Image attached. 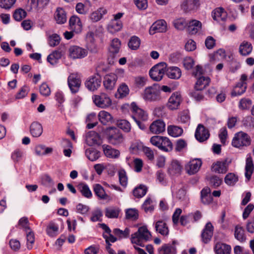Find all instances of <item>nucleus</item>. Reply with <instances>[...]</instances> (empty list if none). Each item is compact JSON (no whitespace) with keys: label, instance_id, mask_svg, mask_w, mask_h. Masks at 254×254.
<instances>
[{"label":"nucleus","instance_id":"nucleus-1","mask_svg":"<svg viewBox=\"0 0 254 254\" xmlns=\"http://www.w3.org/2000/svg\"><path fill=\"white\" fill-rule=\"evenodd\" d=\"M151 234L146 226L140 227L137 232L131 235V241L141 247H143V243L151 239Z\"/></svg>","mask_w":254,"mask_h":254},{"label":"nucleus","instance_id":"nucleus-2","mask_svg":"<svg viewBox=\"0 0 254 254\" xmlns=\"http://www.w3.org/2000/svg\"><path fill=\"white\" fill-rule=\"evenodd\" d=\"M250 136L246 133L240 131L235 134L232 141V145L237 148L248 146L251 144Z\"/></svg>","mask_w":254,"mask_h":254},{"label":"nucleus","instance_id":"nucleus-3","mask_svg":"<svg viewBox=\"0 0 254 254\" xmlns=\"http://www.w3.org/2000/svg\"><path fill=\"white\" fill-rule=\"evenodd\" d=\"M166 68L167 64L165 62L156 64L149 71L150 77L155 81L161 80L166 73Z\"/></svg>","mask_w":254,"mask_h":254},{"label":"nucleus","instance_id":"nucleus-4","mask_svg":"<svg viewBox=\"0 0 254 254\" xmlns=\"http://www.w3.org/2000/svg\"><path fill=\"white\" fill-rule=\"evenodd\" d=\"M143 99L146 101H154L160 99V89L157 85L146 88L143 94Z\"/></svg>","mask_w":254,"mask_h":254},{"label":"nucleus","instance_id":"nucleus-5","mask_svg":"<svg viewBox=\"0 0 254 254\" xmlns=\"http://www.w3.org/2000/svg\"><path fill=\"white\" fill-rule=\"evenodd\" d=\"M107 139L110 143L114 145H119L124 141L123 134L116 128H111Z\"/></svg>","mask_w":254,"mask_h":254},{"label":"nucleus","instance_id":"nucleus-6","mask_svg":"<svg viewBox=\"0 0 254 254\" xmlns=\"http://www.w3.org/2000/svg\"><path fill=\"white\" fill-rule=\"evenodd\" d=\"M95 104L98 107L106 108L112 104V100L105 93H101L100 95H96L92 97Z\"/></svg>","mask_w":254,"mask_h":254},{"label":"nucleus","instance_id":"nucleus-7","mask_svg":"<svg viewBox=\"0 0 254 254\" xmlns=\"http://www.w3.org/2000/svg\"><path fill=\"white\" fill-rule=\"evenodd\" d=\"M130 110L132 113V118L134 120L145 121L148 119L147 114L142 109L139 108L136 104L132 102L130 105Z\"/></svg>","mask_w":254,"mask_h":254},{"label":"nucleus","instance_id":"nucleus-8","mask_svg":"<svg viewBox=\"0 0 254 254\" xmlns=\"http://www.w3.org/2000/svg\"><path fill=\"white\" fill-rule=\"evenodd\" d=\"M247 76L245 74H242L240 82L234 87L231 93L232 96H240L246 91L247 87Z\"/></svg>","mask_w":254,"mask_h":254},{"label":"nucleus","instance_id":"nucleus-9","mask_svg":"<svg viewBox=\"0 0 254 254\" xmlns=\"http://www.w3.org/2000/svg\"><path fill=\"white\" fill-rule=\"evenodd\" d=\"M68 85L72 93H76L79 91L81 85V80L77 74L72 73L67 79Z\"/></svg>","mask_w":254,"mask_h":254},{"label":"nucleus","instance_id":"nucleus-10","mask_svg":"<svg viewBox=\"0 0 254 254\" xmlns=\"http://www.w3.org/2000/svg\"><path fill=\"white\" fill-rule=\"evenodd\" d=\"M182 101L181 94L178 92L173 93L168 99L167 107L170 110L178 109Z\"/></svg>","mask_w":254,"mask_h":254},{"label":"nucleus","instance_id":"nucleus-11","mask_svg":"<svg viewBox=\"0 0 254 254\" xmlns=\"http://www.w3.org/2000/svg\"><path fill=\"white\" fill-rule=\"evenodd\" d=\"M101 83V78L99 74H96L86 80L85 82V85L88 90L94 91L100 86Z\"/></svg>","mask_w":254,"mask_h":254},{"label":"nucleus","instance_id":"nucleus-12","mask_svg":"<svg viewBox=\"0 0 254 254\" xmlns=\"http://www.w3.org/2000/svg\"><path fill=\"white\" fill-rule=\"evenodd\" d=\"M68 51L70 57L73 59L83 58L87 55L85 49L77 46H71Z\"/></svg>","mask_w":254,"mask_h":254},{"label":"nucleus","instance_id":"nucleus-13","mask_svg":"<svg viewBox=\"0 0 254 254\" xmlns=\"http://www.w3.org/2000/svg\"><path fill=\"white\" fill-rule=\"evenodd\" d=\"M214 227L212 224L210 222H207L204 228L203 229L201 237L202 241L207 244L210 241L213 234Z\"/></svg>","mask_w":254,"mask_h":254},{"label":"nucleus","instance_id":"nucleus-14","mask_svg":"<svg viewBox=\"0 0 254 254\" xmlns=\"http://www.w3.org/2000/svg\"><path fill=\"white\" fill-rule=\"evenodd\" d=\"M118 76L113 73L106 75L104 77L103 85L105 89L107 90H113L116 85Z\"/></svg>","mask_w":254,"mask_h":254},{"label":"nucleus","instance_id":"nucleus-15","mask_svg":"<svg viewBox=\"0 0 254 254\" xmlns=\"http://www.w3.org/2000/svg\"><path fill=\"white\" fill-rule=\"evenodd\" d=\"M167 31V23L164 20H160L156 21L151 26L149 29V33L153 35L155 33H163Z\"/></svg>","mask_w":254,"mask_h":254},{"label":"nucleus","instance_id":"nucleus-16","mask_svg":"<svg viewBox=\"0 0 254 254\" xmlns=\"http://www.w3.org/2000/svg\"><path fill=\"white\" fill-rule=\"evenodd\" d=\"M202 165L200 159H196L190 161L186 166V170L190 175L197 173Z\"/></svg>","mask_w":254,"mask_h":254},{"label":"nucleus","instance_id":"nucleus-17","mask_svg":"<svg viewBox=\"0 0 254 254\" xmlns=\"http://www.w3.org/2000/svg\"><path fill=\"white\" fill-rule=\"evenodd\" d=\"M121 43L120 40L118 38H115L112 40L110 48H109V58H112V60L110 61V62L114 63V59L116 54L119 53L120 48H121Z\"/></svg>","mask_w":254,"mask_h":254},{"label":"nucleus","instance_id":"nucleus-18","mask_svg":"<svg viewBox=\"0 0 254 254\" xmlns=\"http://www.w3.org/2000/svg\"><path fill=\"white\" fill-rule=\"evenodd\" d=\"M209 136V133L207 129L203 125H198L195 133L196 139L199 142H203L207 140Z\"/></svg>","mask_w":254,"mask_h":254},{"label":"nucleus","instance_id":"nucleus-19","mask_svg":"<svg viewBox=\"0 0 254 254\" xmlns=\"http://www.w3.org/2000/svg\"><path fill=\"white\" fill-rule=\"evenodd\" d=\"M199 6L198 0H185L181 4L182 9L185 12L195 10Z\"/></svg>","mask_w":254,"mask_h":254},{"label":"nucleus","instance_id":"nucleus-20","mask_svg":"<svg viewBox=\"0 0 254 254\" xmlns=\"http://www.w3.org/2000/svg\"><path fill=\"white\" fill-rule=\"evenodd\" d=\"M182 169L181 163L177 160H173L168 168V173L171 176L179 175L181 174Z\"/></svg>","mask_w":254,"mask_h":254},{"label":"nucleus","instance_id":"nucleus-21","mask_svg":"<svg viewBox=\"0 0 254 254\" xmlns=\"http://www.w3.org/2000/svg\"><path fill=\"white\" fill-rule=\"evenodd\" d=\"M149 129L152 133L159 134L165 131V124L162 120H157L150 125Z\"/></svg>","mask_w":254,"mask_h":254},{"label":"nucleus","instance_id":"nucleus-22","mask_svg":"<svg viewBox=\"0 0 254 254\" xmlns=\"http://www.w3.org/2000/svg\"><path fill=\"white\" fill-rule=\"evenodd\" d=\"M187 31L190 34H195L201 28V23L197 20L193 19L187 22Z\"/></svg>","mask_w":254,"mask_h":254},{"label":"nucleus","instance_id":"nucleus-23","mask_svg":"<svg viewBox=\"0 0 254 254\" xmlns=\"http://www.w3.org/2000/svg\"><path fill=\"white\" fill-rule=\"evenodd\" d=\"M175 241L173 244H164L158 249L159 254H176V249L174 246Z\"/></svg>","mask_w":254,"mask_h":254},{"label":"nucleus","instance_id":"nucleus-24","mask_svg":"<svg viewBox=\"0 0 254 254\" xmlns=\"http://www.w3.org/2000/svg\"><path fill=\"white\" fill-rule=\"evenodd\" d=\"M212 171L217 173L224 174L228 171V165L226 164V161H218L212 166Z\"/></svg>","mask_w":254,"mask_h":254},{"label":"nucleus","instance_id":"nucleus-25","mask_svg":"<svg viewBox=\"0 0 254 254\" xmlns=\"http://www.w3.org/2000/svg\"><path fill=\"white\" fill-rule=\"evenodd\" d=\"M253 48L251 43L244 41L239 46V53L242 56H247L252 53Z\"/></svg>","mask_w":254,"mask_h":254},{"label":"nucleus","instance_id":"nucleus-26","mask_svg":"<svg viewBox=\"0 0 254 254\" xmlns=\"http://www.w3.org/2000/svg\"><path fill=\"white\" fill-rule=\"evenodd\" d=\"M166 73L169 78L175 79L180 78L182 74L181 69L176 66L167 67Z\"/></svg>","mask_w":254,"mask_h":254},{"label":"nucleus","instance_id":"nucleus-27","mask_svg":"<svg viewBox=\"0 0 254 254\" xmlns=\"http://www.w3.org/2000/svg\"><path fill=\"white\" fill-rule=\"evenodd\" d=\"M55 19L57 23L62 24L67 21L66 14L62 8H57L55 13Z\"/></svg>","mask_w":254,"mask_h":254},{"label":"nucleus","instance_id":"nucleus-28","mask_svg":"<svg viewBox=\"0 0 254 254\" xmlns=\"http://www.w3.org/2000/svg\"><path fill=\"white\" fill-rule=\"evenodd\" d=\"M231 251V247L224 243H217L214 248L216 254H230Z\"/></svg>","mask_w":254,"mask_h":254},{"label":"nucleus","instance_id":"nucleus-29","mask_svg":"<svg viewBox=\"0 0 254 254\" xmlns=\"http://www.w3.org/2000/svg\"><path fill=\"white\" fill-rule=\"evenodd\" d=\"M30 131L33 137H39L42 134L43 132L42 126L38 122H33L30 126Z\"/></svg>","mask_w":254,"mask_h":254},{"label":"nucleus","instance_id":"nucleus-30","mask_svg":"<svg viewBox=\"0 0 254 254\" xmlns=\"http://www.w3.org/2000/svg\"><path fill=\"white\" fill-rule=\"evenodd\" d=\"M210 79L208 77H204L203 76L198 78L195 85V89L197 90H202L208 85Z\"/></svg>","mask_w":254,"mask_h":254},{"label":"nucleus","instance_id":"nucleus-31","mask_svg":"<svg viewBox=\"0 0 254 254\" xmlns=\"http://www.w3.org/2000/svg\"><path fill=\"white\" fill-rule=\"evenodd\" d=\"M93 190L95 194L101 199H108L109 196L106 193L103 187L100 184L93 186Z\"/></svg>","mask_w":254,"mask_h":254},{"label":"nucleus","instance_id":"nucleus-32","mask_svg":"<svg viewBox=\"0 0 254 254\" xmlns=\"http://www.w3.org/2000/svg\"><path fill=\"white\" fill-rule=\"evenodd\" d=\"M98 118L100 122L104 125L111 123L113 121L112 116L105 111H101L98 114Z\"/></svg>","mask_w":254,"mask_h":254},{"label":"nucleus","instance_id":"nucleus-33","mask_svg":"<svg viewBox=\"0 0 254 254\" xmlns=\"http://www.w3.org/2000/svg\"><path fill=\"white\" fill-rule=\"evenodd\" d=\"M103 149L104 154L108 157L117 158L120 156V151L118 150L112 148L109 145H103Z\"/></svg>","mask_w":254,"mask_h":254},{"label":"nucleus","instance_id":"nucleus-34","mask_svg":"<svg viewBox=\"0 0 254 254\" xmlns=\"http://www.w3.org/2000/svg\"><path fill=\"white\" fill-rule=\"evenodd\" d=\"M234 237L238 241L244 242L246 240V235L244 229L240 225L235 226L234 231Z\"/></svg>","mask_w":254,"mask_h":254},{"label":"nucleus","instance_id":"nucleus-35","mask_svg":"<svg viewBox=\"0 0 254 254\" xmlns=\"http://www.w3.org/2000/svg\"><path fill=\"white\" fill-rule=\"evenodd\" d=\"M156 231L163 236H166L169 233V229L167 224L162 220L156 222L155 224Z\"/></svg>","mask_w":254,"mask_h":254},{"label":"nucleus","instance_id":"nucleus-36","mask_svg":"<svg viewBox=\"0 0 254 254\" xmlns=\"http://www.w3.org/2000/svg\"><path fill=\"white\" fill-rule=\"evenodd\" d=\"M123 27V24L120 20H112L108 26V31L114 33L120 31Z\"/></svg>","mask_w":254,"mask_h":254},{"label":"nucleus","instance_id":"nucleus-37","mask_svg":"<svg viewBox=\"0 0 254 254\" xmlns=\"http://www.w3.org/2000/svg\"><path fill=\"white\" fill-rule=\"evenodd\" d=\"M254 164L252 158L251 156L247 157L245 167V176L250 180L254 171Z\"/></svg>","mask_w":254,"mask_h":254},{"label":"nucleus","instance_id":"nucleus-38","mask_svg":"<svg viewBox=\"0 0 254 254\" xmlns=\"http://www.w3.org/2000/svg\"><path fill=\"white\" fill-rule=\"evenodd\" d=\"M162 140L163 141L160 143L159 148L165 152L171 151L173 149V144L169 138L163 136Z\"/></svg>","mask_w":254,"mask_h":254},{"label":"nucleus","instance_id":"nucleus-39","mask_svg":"<svg viewBox=\"0 0 254 254\" xmlns=\"http://www.w3.org/2000/svg\"><path fill=\"white\" fill-rule=\"evenodd\" d=\"M168 132L169 135L173 137L181 136L183 133L182 127L176 126H169L168 127Z\"/></svg>","mask_w":254,"mask_h":254},{"label":"nucleus","instance_id":"nucleus-40","mask_svg":"<svg viewBox=\"0 0 254 254\" xmlns=\"http://www.w3.org/2000/svg\"><path fill=\"white\" fill-rule=\"evenodd\" d=\"M85 154L89 160L94 161L98 159L100 156V152L93 148L87 149Z\"/></svg>","mask_w":254,"mask_h":254},{"label":"nucleus","instance_id":"nucleus-41","mask_svg":"<svg viewBox=\"0 0 254 254\" xmlns=\"http://www.w3.org/2000/svg\"><path fill=\"white\" fill-rule=\"evenodd\" d=\"M147 190V188L143 185H140L136 187L133 190V195L137 198H141L145 195Z\"/></svg>","mask_w":254,"mask_h":254},{"label":"nucleus","instance_id":"nucleus-42","mask_svg":"<svg viewBox=\"0 0 254 254\" xmlns=\"http://www.w3.org/2000/svg\"><path fill=\"white\" fill-rule=\"evenodd\" d=\"M62 56L61 52L55 51L48 56L47 61L52 65H54L58 62V60L61 58Z\"/></svg>","mask_w":254,"mask_h":254},{"label":"nucleus","instance_id":"nucleus-43","mask_svg":"<svg viewBox=\"0 0 254 254\" xmlns=\"http://www.w3.org/2000/svg\"><path fill=\"white\" fill-rule=\"evenodd\" d=\"M140 45V40L136 36L131 37L128 43V46L129 48L132 50H137L139 48Z\"/></svg>","mask_w":254,"mask_h":254},{"label":"nucleus","instance_id":"nucleus-44","mask_svg":"<svg viewBox=\"0 0 254 254\" xmlns=\"http://www.w3.org/2000/svg\"><path fill=\"white\" fill-rule=\"evenodd\" d=\"M78 189L82 195L87 198H90L92 196V193L89 187L85 184L81 183L78 185Z\"/></svg>","mask_w":254,"mask_h":254},{"label":"nucleus","instance_id":"nucleus-45","mask_svg":"<svg viewBox=\"0 0 254 254\" xmlns=\"http://www.w3.org/2000/svg\"><path fill=\"white\" fill-rule=\"evenodd\" d=\"M117 125L118 127L125 132H129L131 129V125L126 120H120L117 121Z\"/></svg>","mask_w":254,"mask_h":254},{"label":"nucleus","instance_id":"nucleus-46","mask_svg":"<svg viewBox=\"0 0 254 254\" xmlns=\"http://www.w3.org/2000/svg\"><path fill=\"white\" fill-rule=\"evenodd\" d=\"M129 89L127 85L122 84L118 89L117 93L116 94V98H122L128 94Z\"/></svg>","mask_w":254,"mask_h":254},{"label":"nucleus","instance_id":"nucleus-47","mask_svg":"<svg viewBox=\"0 0 254 254\" xmlns=\"http://www.w3.org/2000/svg\"><path fill=\"white\" fill-rule=\"evenodd\" d=\"M238 181V177L232 173H228L224 178L225 183L229 186H234Z\"/></svg>","mask_w":254,"mask_h":254},{"label":"nucleus","instance_id":"nucleus-48","mask_svg":"<svg viewBox=\"0 0 254 254\" xmlns=\"http://www.w3.org/2000/svg\"><path fill=\"white\" fill-rule=\"evenodd\" d=\"M173 25L177 29L182 30L187 26V22L185 19L180 18L174 20Z\"/></svg>","mask_w":254,"mask_h":254},{"label":"nucleus","instance_id":"nucleus-49","mask_svg":"<svg viewBox=\"0 0 254 254\" xmlns=\"http://www.w3.org/2000/svg\"><path fill=\"white\" fill-rule=\"evenodd\" d=\"M226 12L222 8H218L214 11L213 13V18L215 20H219L221 18L222 20L225 19Z\"/></svg>","mask_w":254,"mask_h":254},{"label":"nucleus","instance_id":"nucleus-50","mask_svg":"<svg viewBox=\"0 0 254 254\" xmlns=\"http://www.w3.org/2000/svg\"><path fill=\"white\" fill-rule=\"evenodd\" d=\"M119 212L118 209L108 208L106 209L105 216L110 218H117L119 216Z\"/></svg>","mask_w":254,"mask_h":254},{"label":"nucleus","instance_id":"nucleus-51","mask_svg":"<svg viewBox=\"0 0 254 254\" xmlns=\"http://www.w3.org/2000/svg\"><path fill=\"white\" fill-rule=\"evenodd\" d=\"M114 234L119 237L120 239L127 238L129 235V229L126 228L124 231L121 230L119 229L116 228L113 230Z\"/></svg>","mask_w":254,"mask_h":254},{"label":"nucleus","instance_id":"nucleus-52","mask_svg":"<svg viewBox=\"0 0 254 254\" xmlns=\"http://www.w3.org/2000/svg\"><path fill=\"white\" fill-rule=\"evenodd\" d=\"M252 104L251 99L248 98L242 99L239 104V107L242 110H247L249 109Z\"/></svg>","mask_w":254,"mask_h":254},{"label":"nucleus","instance_id":"nucleus-53","mask_svg":"<svg viewBox=\"0 0 254 254\" xmlns=\"http://www.w3.org/2000/svg\"><path fill=\"white\" fill-rule=\"evenodd\" d=\"M42 184L46 187L53 188L55 183L50 176L45 175L42 178Z\"/></svg>","mask_w":254,"mask_h":254},{"label":"nucleus","instance_id":"nucleus-54","mask_svg":"<svg viewBox=\"0 0 254 254\" xmlns=\"http://www.w3.org/2000/svg\"><path fill=\"white\" fill-rule=\"evenodd\" d=\"M126 218L132 220H136L138 217V213L137 210L135 209H128L126 212Z\"/></svg>","mask_w":254,"mask_h":254},{"label":"nucleus","instance_id":"nucleus-55","mask_svg":"<svg viewBox=\"0 0 254 254\" xmlns=\"http://www.w3.org/2000/svg\"><path fill=\"white\" fill-rule=\"evenodd\" d=\"M26 232L27 233V248L30 250L32 248V244L35 241L34 234L31 229Z\"/></svg>","mask_w":254,"mask_h":254},{"label":"nucleus","instance_id":"nucleus-56","mask_svg":"<svg viewBox=\"0 0 254 254\" xmlns=\"http://www.w3.org/2000/svg\"><path fill=\"white\" fill-rule=\"evenodd\" d=\"M26 15V12L22 9H18L15 11L13 17L16 21H20Z\"/></svg>","mask_w":254,"mask_h":254},{"label":"nucleus","instance_id":"nucleus-57","mask_svg":"<svg viewBox=\"0 0 254 254\" xmlns=\"http://www.w3.org/2000/svg\"><path fill=\"white\" fill-rule=\"evenodd\" d=\"M16 0H0V6L5 9H10L15 2Z\"/></svg>","mask_w":254,"mask_h":254},{"label":"nucleus","instance_id":"nucleus-58","mask_svg":"<svg viewBox=\"0 0 254 254\" xmlns=\"http://www.w3.org/2000/svg\"><path fill=\"white\" fill-rule=\"evenodd\" d=\"M76 212L82 215L86 214L89 210V207L82 203H78L76 206Z\"/></svg>","mask_w":254,"mask_h":254},{"label":"nucleus","instance_id":"nucleus-59","mask_svg":"<svg viewBox=\"0 0 254 254\" xmlns=\"http://www.w3.org/2000/svg\"><path fill=\"white\" fill-rule=\"evenodd\" d=\"M222 182V179L216 176H212L210 178L209 184L214 188L219 186Z\"/></svg>","mask_w":254,"mask_h":254},{"label":"nucleus","instance_id":"nucleus-60","mask_svg":"<svg viewBox=\"0 0 254 254\" xmlns=\"http://www.w3.org/2000/svg\"><path fill=\"white\" fill-rule=\"evenodd\" d=\"M29 221L27 217H23L21 218L18 222V225L21 226L23 229H24L25 231L27 232L28 230H30V228L29 226Z\"/></svg>","mask_w":254,"mask_h":254},{"label":"nucleus","instance_id":"nucleus-61","mask_svg":"<svg viewBox=\"0 0 254 254\" xmlns=\"http://www.w3.org/2000/svg\"><path fill=\"white\" fill-rule=\"evenodd\" d=\"M190 117L187 111H184L180 114L179 121L183 124H188L190 122Z\"/></svg>","mask_w":254,"mask_h":254},{"label":"nucleus","instance_id":"nucleus-62","mask_svg":"<svg viewBox=\"0 0 254 254\" xmlns=\"http://www.w3.org/2000/svg\"><path fill=\"white\" fill-rule=\"evenodd\" d=\"M134 2L137 8L141 10H144L148 6L147 0H134Z\"/></svg>","mask_w":254,"mask_h":254},{"label":"nucleus","instance_id":"nucleus-63","mask_svg":"<svg viewBox=\"0 0 254 254\" xmlns=\"http://www.w3.org/2000/svg\"><path fill=\"white\" fill-rule=\"evenodd\" d=\"M40 93L43 96H48L50 94L51 90L48 85L43 83L39 88Z\"/></svg>","mask_w":254,"mask_h":254},{"label":"nucleus","instance_id":"nucleus-64","mask_svg":"<svg viewBox=\"0 0 254 254\" xmlns=\"http://www.w3.org/2000/svg\"><path fill=\"white\" fill-rule=\"evenodd\" d=\"M28 88L26 86H23L15 96L16 99H22L25 97L28 93Z\"/></svg>","mask_w":254,"mask_h":254}]
</instances>
